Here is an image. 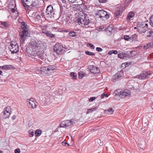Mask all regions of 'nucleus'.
Wrapping results in <instances>:
<instances>
[{
	"label": "nucleus",
	"instance_id": "nucleus-63",
	"mask_svg": "<svg viewBox=\"0 0 153 153\" xmlns=\"http://www.w3.org/2000/svg\"><path fill=\"white\" fill-rule=\"evenodd\" d=\"M2 73V72L0 70V75H1Z\"/></svg>",
	"mask_w": 153,
	"mask_h": 153
},
{
	"label": "nucleus",
	"instance_id": "nucleus-42",
	"mask_svg": "<svg viewBox=\"0 0 153 153\" xmlns=\"http://www.w3.org/2000/svg\"><path fill=\"white\" fill-rule=\"evenodd\" d=\"M84 74L82 73H79V79H81L84 76Z\"/></svg>",
	"mask_w": 153,
	"mask_h": 153
},
{
	"label": "nucleus",
	"instance_id": "nucleus-44",
	"mask_svg": "<svg viewBox=\"0 0 153 153\" xmlns=\"http://www.w3.org/2000/svg\"><path fill=\"white\" fill-rule=\"evenodd\" d=\"M26 38L21 37L20 42L21 43L23 44L25 42V39Z\"/></svg>",
	"mask_w": 153,
	"mask_h": 153
},
{
	"label": "nucleus",
	"instance_id": "nucleus-16",
	"mask_svg": "<svg viewBox=\"0 0 153 153\" xmlns=\"http://www.w3.org/2000/svg\"><path fill=\"white\" fill-rule=\"evenodd\" d=\"M113 29V26L112 25H108L106 28V34H107L108 36L111 35L112 33Z\"/></svg>",
	"mask_w": 153,
	"mask_h": 153
},
{
	"label": "nucleus",
	"instance_id": "nucleus-20",
	"mask_svg": "<svg viewBox=\"0 0 153 153\" xmlns=\"http://www.w3.org/2000/svg\"><path fill=\"white\" fill-rule=\"evenodd\" d=\"M60 16L66 15V14L67 13L66 12V10H65V9H67L65 6H64L63 7L62 6H60Z\"/></svg>",
	"mask_w": 153,
	"mask_h": 153
},
{
	"label": "nucleus",
	"instance_id": "nucleus-11",
	"mask_svg": "<svg viewBox=\"0 0 153 153\" xmlns=\"http://www.w3.org/2000/svg\"><path fill=\"white\" fill-rule=\"evenodd\" d=\"M120 95L122 98L129 97L130 96V92L128 90H125L121 92Z\"/></svg>",
	"mask_w": 153,
	"mask_h": 153
},
{
	"label": "nucleus",
	"instance_id": "nucleus-9",
	"mask_svg": "<svg viewBox=\"0 0 153 153\" xmlns=\"http://www.w3.org/2000/svg\"><path fill=\"white\" fill-rule=\"evenodd\" d=\"M27 104L29 108H32L33 109L36 108L38 105V103L33 98L27 99Z\"/></svg>",
	"mask_w": 153,
	"mask_h": 153
},
{
	"label": "nucleus",
	"instance_id": "nucleus-2",
	"mask_svg": "<svg viewBox=\"0 0 153 153\" xmlns=\"http://www.w3.org/2000/svg\"><path fill=\"white\" fill-rule=\"evenodd\" d=\"M58 12L53 8L51 5H48L46 9V11L44 13L43 17L44 16L46 19H56L57 18Z\"/></svg>",
	"mask_w": 153,
	"mask_h": 153
},
{
	"label": "nucleus",
	"instance_id": "nucleus-19",
	"mask_svg": "<svg viewBox=\"0 0 153 153\" xmlns=\"http://www.w3.org/2000/svg\"><path fill=\"white\" fill-rule=\"evenodd\" d=\"M13 66L11 65H4L2 66H0V68L2 70H9L12 68Z\"/></svg>",
	"mask_w": 153,
	"mask_h": 153
},
{
	"label": "nucleus",
	"instance_id": "nucleus-54",
	"mask_svg": "<svg viewBox=\"0 0 153 153\" xmlns=\"http://www.w3.org/2000/svg\"><path fill=\"white\" fill-rule=\"evenodd\" d=\"M68 1L71 3H74L75 2L76 0H68Z\"/></svg>",
	"mask_w": 153,
	"mask_h": 153
},
{
	"label": "nucleus",
	"instance_id": "nucleus-46",
	"mask_svg": "<svg viewBox=\"0 0 153 153\" xmlns=\"http://www.w3.org/2000/svg\"><path fill=\"white\" fill-rule=\"evenodd\" d=\"M110 14L108 13L106 11V19H108L110 17Z\"/></svg>",
	"mask_w": 153,
	"mask_h": 153
},
{
	"label": "nucleus",
	"instance_id": "nucleus-38",
	"mask_svg": "<svg viewBox=\"0 0 153 153\" xmlns=\"http://www.w3.org/2000/svg\"><path fill=\"white\" fill-rule=\"evenodd\" d=\"M70 76L72 77L73 79H76V76L75 75V74L74 72H71L70 74Z\"/></svg>",
	"mask_w": 153,
	"mask_h": 153
},
{
	"label": "nucleus",
	"instance_id": "nucleus-12",
	"mask_svg": "<svg viewBox=\"0 0 153 153\" xmlns=\"http://www.w3.org/2000/svg\"><path fill=\"white\" fill-rule=\"evenodd\" d=\"M123 71L122 70L114 74L113 77V79L116 80L120 78L123 76Z\"/></svg>",
	"mask_w": 153,
	"mask_h": 153
},
{
	"label": "nucleus",
	"instance_id": "nucleus-34",
	"mask_svg": "<svg viewBox=\"0 0 153 153\" xmlns=\"http://www.w3.org/2000/svg\"><path fill=\"white\" fill-rule=\"evenodd\" d=\"M15 4V5H13V7H14V8H11V11L13 13H15L16 12H17V13H18V12H17V9H16L17 8H16L15 7L16 4Z\"/></svg>",
	"mask_w": 153,
	"mask_h": 153
},
{
	"label": "nucleus",
	"instance_id": "nucleus-57",
	"mask_svg": "<svg viewBox=\"0 0 153 153\" xmlns=\"http://www.w3.org/2000/svg\"><path fill=\"white\" fill-rule=\"evenodd\" d=\"M92 109V110H93V111H95L97 109V107H96Z\"/></svg>",
	"mask_w": 153,
	"mask_h": 153
},
{
	"label": "nucleus",
	"instance_id": "nucleus-10",
	"mask_svg": "<svg viewBox=\"0 0 153 153\" xmlns=\"http://www.w3.org/2000/svg\"><path fill=\"white\" fill-rule=\"evenodd\" d=\"M11 113V111L10 106H8L6 107L2 113V114L3 115V118L4 119L9 117Z\"/></svg>",
	"mask_w": 153,
	"mask_h": 153
},
{
	"label": "nucleus",
	"instance_id": "nucleus-36",
	"mask_svg": "<svg viewBox=\"0 0 153 153\" xmlns=\"http://www.w3.org/2000/svg\"><path fill=\"white\" fill-rule=\"evenodd\" d=\"M124 39L127 41H130V36L127 35L124 36Z\"/></svg>",
	"mask_w": 153,
	"mask_h": 153
},
{
	"label": "nucleus",
	"instance_id": "nucleus-29",
	"mask_svg": "<svg viewBox=\"0 0 153 153\" xmlns=\"http://www.w3.org/2000/svg\"><path fill=\"white\" fill-rule=\"evenodd\" d=\"M1 25H3L4 27H8L9 26V24L7 22H1Z\"/></svg>",
	"mask_w": 153,
	"mask_h": 153
},
{
	"label": "nucleus",
	"instance_id": "nucleus-31",
	"mask_svg": "<svg viewBox=\"0 0 153 153\" xmlns=\"http://www.w3.org/2000/svg\"><path fill=\"white\" fill-rule=\"evenodd\" d=\"M147 36L148 37H153V31L151 30L149 31L147 33Z\"/></svg>",
	"mask_w": 153,
	"mask_h": 153
},
{
	"label": "nucleus",
	"instance_id": "nucleus-26",
	"mask_svg": "<svg viewBox=\"0 0 153 153\" xmlns=\"http://www.w3.org/2000/svg\"><path fill=\"white\" fill-rule=\"evenodd\" d=\"M105 11L103 10H101L99 11L98 15L100 18H102L105 17Z\"/></svg>",
	"mask_w": 153,
	"mask_h": 153
},
{
	"label": "nucleus",
	"instance_id": "nucleus-6",
	"mask_svg": "<svg viewBox=\"0 0 153 153\" xmlns=\"http://www.w3.org/2000/svg\"><path fill=\"white\" fill-rule=\"evenodd\" d=\"M137 27L138 32L144 33L148 30V24L144 22H139L137 25Z\"/></svg>",
	"mask_w": 153,
	"mask_h": 153
},
{
	"label": "nucleus",
	"instance_id": "nucleus-28",
	"mask_svg": "<svg viewBox=\"0 0 153 153\" xmlns=\"http://www.w3.org/2000/svg\"><path fill=\"white\" fill-rule=\"evenodd\" d=\"M42 131L40 129H38L35 131V136L36 137L39 136L41 134Z\"/></svg>",
	"mask_w": 153,
	"mask_h": 153
},
{
	"label": "nucleus",
	"instance_id": "nucleus-23",
	"mask_svg": "<svg viewBox=\"0 0 153 153\" xmlns=\"http://www.w3.org/2000/svg\"><path fill=\"white\" fill-rule=\"evenodd\" d=\"M47 69L48 70V73L51 72V71H53L56 69V67L54 65H49L47 66Z\"/></svg>",
	"mask_w": 153,
	"mask_h": 153
},
{
	"label": "nucleus",
	"instance_id": "nucleus-1",
	"mask_svg": "<svg viewBox=\"0 0 153 153\" xmlns=\"http://www.w3.org/2000/svg\"><path fill=\"white\" fill-rule=\"evenodd\" d=\"M47 47L45 43L41 41H31L29 44V49L30 53L37 60H39L40 59H42L43 53H41L40 51L45 49Z\"/></svg>",
	"mask_w": 153,
	"mask_h": 153
},
{
	"label": "nucleus",
	"instance_id": "nucleus-62",
	"mask_svg": "<svg viewBox=\"0 0 153 153\" xmlns=\"http://www.w3.org/2000/svg\"><path fill=\"white\" fill-rule=\"evenodd\" d=\"M151 107L153 109V103L151 105Z\"/></svg>",
	"mask_w": 153,
	"mask_h": 153
},
{
	"label": "nucleus",
	"instance_id": "nucleus-25",
	"mask_svg": "<svg viewBox=\"0 0 153 153\" xmlns=\"http://www.w3.org/2000/svg\"><path fill=\"white\" fill-rule=\"evenodd\" d=\"M114 110L112 108H110L108 109L107 110H106V114L108 115H111L113 113Z\"/></svg>",
	"mask_w": 153,
	"mask_h": 153
},
{
	"label": "nucleus",
	"instance_id": "nucleus-58",
	"mask_svg": "<svg viewBox=\"0 0 153 153\" xmlns=\"http://www.w3.org/2000/svg\"><path fill=\"white\" fill-rule=\"evenodd\" d=\"M16 116L14 115L12 117V119L13 120H14L16 119Z\"/></svg>",
	"mask_w": 153,
	"mask_h": 153
},
{
	"label": "nucleus",
	"instance_id": "nucleus-49",
	"mask_svg": "<svg viewBox=\"0 0 153 153\" xmlns=\"http://www.w3.org/2000/svg\"><path fill=\"white\" fill-rule=\"evenodd\" d=\"M118 56L120 58H122L123 57V55L122 53H119L118 55Z\"/></svg>",
	"mask_w": 153,
	"mask_h": 153
},
{
	"label": "nucleus",
	"instance_id": "nucleus-48",
	"mask_svg": "<svg viewBox=\"0 0 153 153\" xmlns=\"http://www.w3.org/2000/svg\"><path fill=\"white\" fill-rule=\"evenodd\" d=\"M93 110H92V109H89L88 110V111L87 112H86V114H89L90 113H91L92 112Z\"/></svg>",
	"mask_w": 153,
	"mask_h": 153
},
{
	"label": "nucleus",
	"instance_id": "nucleus-35",
	"mask_svg": "<svg viewBox=\"0 0 153 153\" xmlns=\"http://www.w3.org/2000/svg\"><path fill=\"white\" fill-rule=\"evenodd\" d=\"M150 46V43H148L145 45L143 47V48L144 50H146Z\"/></svg>",
	"mask_w": 153,
	"mask_h": 153
},
{
	"label": "nucleus",
	"instance_id": "nucleus-4",
	"mask_svg": "<svg viewBox=\"0 0 153 153\" xmlns=\"http://www.w3.org/2000/svg\"><path fill=\"white\" fill-rule=\"evenodd\" d=\"M23 6L27 10L26 7H28L32 8L36 5L37 0H22ZM27 9H28L27 8Z\"/></svg>",
	"mask_w": 153,
	"mask_h": 153
},
{
	"label": "nucleus",
	"instance_id": "nucleus-14",
	"mask_svg": "<svg viewBox=\"0 0 153 153\" xmlns=\"http://www.w3.org/2000/svg\"><path fill=\"white\" fill-rule=\"evenodd\" d=\"M123 6H120L116 7L115 13L116 17L119 16L122 14L123 12Z\"/></svg>",
	"mask_w": 153,
	"mask_h": 153
},
{
	"label": "nucleus",
	"instance_id": "nucleus-24",
	"mask_svg": "<svg viewBox=\"0 0 153 153\" xmlns=\"http://www.w3.org/2000/svg\"><path fill=\"white\" fill-rule=\"evenodd\" d=\"M134 13L132 12H129L127 16V17L126 18V20L128 21H130L131 18L133 17L134 16Z\"/></svg>",
	"mask_w": 153,
	"mask_h": 153
},
{
	"label": "nucleus",
	"instance_id": "nucleus-8",
	"mask_svg": "<svg viewBox=\"0 0 153 153\" xmlns=\"http://www.w3.org/2000/svg\"><path fill=\"white\" fill-rule=\"evenodd\" d=\"M9 48L12 53H16L19 51V45L17 43L14 42L13 43H11L9 46Z\"/></svg>",
	"mask_w": 153,
	"mask_h": 153
},
{
	"label": "nucleus",
	"instance_id": "nucleus-18",
	"mask_svg": "<svg viewBox=\"0 0 153 153\" xmlns=\"http://www.w3.org/2000/svg\"><path fill=\"white\" fill-rule=\"evenodd\" d=\"M149 74L148 72L143 71L138 75V77L140 79H144L146 77H148Z\"/></svg>",
	"mask_w": 153,
	"mask_h": 153
},
{
	"label": "nucleus",
	"instance_id": "nucleus-27",
	"mask_svg": "<svg viewBox=\"0 0 153 153\" xmlns=\"http://www.w3.org/2000/svg\"><path fill=\"white\" fill-rule=\"evenodd\" d=\"M65 21V23L67 24H69L70 23L71 24L73 23L72 21L68 16L66 18Z\"/></svg>",
	"mask_w": 153,
	"mask_h": 153
},
{
	"label": "nucleus",
	"instance_id": "nucleus-52",
	"mask_svg": "<svg viewBox=\"0 0 153 153\" xmlns=\"http://www.w3.org/2000/svg\"><path fill=\"white\" fill-rule=\"evenodd\" d=\"M112 54H113V50L109 51L108 53V54L109 55H111Z\"/></svg>",
	"mask_w": 153,
	"mask_h": 153
},
{
	"label": "nucleus",
	"instance_id": "nucleus-30",
	"mask_svg": "<svg viewBox=\"0 0 153 153\" xmlns=\"http://www.w3.org/2000/svg\"><path fill=\"white\" fill-rule=\"evenodd\" d=\"M46 35L49 37L51 38H53L55 37V35L52 33L50 31H48Z\"/></svg>",
	"mask_w": 153,
	"mask_h": 153
},
{
	"label": "nucleus",
	"instance_id": "nucleus-7",
	"mask_svg": "<svg viewBox=\"0 0 153 153\" xmlns=\"http://www.w3.org/2000/svg\"><path fill=\"white\" fill-rule=\"evenodd\" d=\"M65 48V45H62V44L58 43H56L54 46L53 50L54 52L59 54H61L63 51V49Z\"/></svg>",
	"mask_w": 153,
	"mask_h": 153
},
{
	"label": "nucleus",
	"instance_id": "nucleus-15",
	"mask_svg": "<svg viewBox=\"0 0 153 153\" xmlns=\"http://www.w3.org/2000/svg\"><path fill=\"white\" fill-rule=\"evenodd\" d=\"M28 33L27 29L26 27H25V28H24V29L22 28V30L20 33L19 35L20 37L26 38Z\"/></svg>",
	"mask_w": 153,
	"mask_h": 153
},
{
	"label": "nucleus",
	"instance_id": "nucleus-64",
	"mask_svg": "<svg viewBox=\"0 0 153 153\" xmlns=\"http://www.w3.org/2000/svg\"><path fill=\"white\" fill-rule=\"evenodd\" d=\"M0 153H3L2 151H0Z\"/></svg>",
	"mask_w": 153,
	"mask_h": 153
},
{
	"label": "nucleus",
	"instance_id": "nucleus-43",
	"mask_svg": "<svg viewBox=\"0 0 153 153\" xmlns=\"http://www.w3.org/2000/svg\"><path fill=\"white\" fill-rule=\"evenodd\" d=\"M88 45L92 49H94L95 48L94 46L91 43H88Z\"/></svg>",
	"mask_w": 153,
	"mask_h": 153
},
{
	"label": "nucleus",
	"instance_id": "nucleus-22",
	"mask_svg": "<svg viewBox=\"0 0 153 153\" xmlns=\"http://www.w3.org/2000/svg\"><path fill=\"white\" fill-rule=\"evenodd\" d=\"M72 8L75 11H79L80 10V4H74L72 6Z\"/></svg>",
	"mask_w": 153,
	"mask_h": 153
},
{
	"label": "nucleus",
	"instance_id": "nucleus-40",
	"mask_svg": "<svg viewBox=\"0 0 153 153\" xmlns=\"http://www.w3.org/2000/svg\"><path fill=\"white\" fill-rule=\"evenodd\" d=\"M95 99H96L95 97H92L89 99V102H91L93 101Z\"/></svg>",
	"mask_w": 153,
	"mask_h": 153
},
{
	"label": "nucleus",
	"instance_id": "nucleus-51",
	"mask_svg": "<svg viewBox=\"0 0 153 153\" xmlns=\"http://www.w3.org/2000/svg\"><path fill=\"white\" fill-rule=\"evenodd\" d=\"M105 97V93H103L102 94V95H101V96L100 97V98L101 99H102V98H104Z\"/></svg>",
	"mask_w": 153,
	"mask_h": 153
},
{
	"label": "nucleus",
	"instance_id": "nucleus-61",
	"mask_svg": "<svg viewBox=\"0 0 153 153\" xmlns=\"http://www.w3.org/2000/svg\"><path fill=\"white\" fill-rule=\"evenodd\" d=\"M110 95V94H109V95H108V94H106V97H108V96Z\"/></svg>",
	"mask_w": 153,
	"mask_h": 153
},
{
	"label": "nucleus",
	"instance_id": "nucleus-13",
	"mask_svg": "<svg viewBox=\"0 0 153 153\" xmlns=\"http://www.w3.org/2000/svg\"><path fill=\"white\" fill-rule=\"evenodd\" d=\"M47 66H43L40 68V69L38 70V73L41 74H48V73Z\"/></svg>",
	"mask_w": 153,
	"mask_h": 153
},
{
	"label": "nucleus",
	"instance_id": "nucleus-53",
	"mask_svg": "<svg viewBox=\"0 0 153 153\" xmlns=\"http://www.w3.org/2000/svg\"><path fill=\"white\" fill-rule=\"evenodd\" d=\"M118 53V52L117 50H113V53L114 54H117Z\"/></svg>",
	"mask_w": 153,
	"mask_h": 153
},
{
	"label": "nucleus",
	"instance_id": "nucleus-41",
	"mask_svg": "<svg viewBox=\"0 0 153 153\" xmlns=\"http://www.w3.org/2000/svg\"><path fill=\"white\" fill-rule=\"evenodd\" d=\"M15 153H20V151L19 148H17L15 149L14 151Z\"/></svg>",
	"mask_w": 153,
	"mask_h": 153
},
{
	"label": "nucleus",
	"instance_id": "nucleus-5",
	"mask_svg": "<svg viewBox=\"0 0 153 153\" xmlns=\"http://www.w3.org/2000/svg\"><path fill=\"white\" fill-rule=\"evenodd\" d=\"M76 122L75 119H72L70 120H65L61 122L59 126L61 128H65L71 126Z\"/></svg>",
	"mask_w": 153,
	"mask_h": 153
},
{
	"label": "nucleus",
	"instance_id": "nucleus-47",
	"mask_svg": "<svg viewBox=\"0 0 153 153\" xmlns=\"http://www.w3.org/2000/svg\"><path fill=\"white\" fill-rule=\"evenodd\" d=\"M96 50L98 52H101L102 51V49L99 47H97L96 48Z\"/></svg>",
	"mask_w": 153,
	"mask_h": 153
},
{
	"label": "nucleus",
	"instance_id": "nucleus-17",
	"mask_svg": "<svg viewBox=\"0 0 153 153\" xmlns=\"http://www.w3.org/2000/svg\"><path fill=\"white\" fill-rule=\"evenodd\" d=\"M89 68L91 72L92 73L96 74L99 72L98 68L95 66L91 65Z\"/></svg>",
	"mask_w": 153,
	"mask_h": 153
},
{
	"label": "nucleus",
	"instance_id": "nucleus-59",
	"mask_svg": "<svg viewBox=\"0 0 153 153\" xmlns=\"http://www.w3.org/2000/svg\"><path fill=\"white\" fill-rule=\"evenodd\" d=\"M103 29H104V27H103L102 28V27H100L99 28V29L100 30L101 29V30H102Z\"/></svg>",
	"mask_w": 153,
	"mask_h": 153
},
{
	"label": "nucleus",
	"instance_id": "nucleus-55",
	"mask_svg": "<svg viewBox=\"0 0 153 153\" xmlns=\"http://www.w3.org/2000/svg\"><path fill=\"white\" fill-rule=\"evenodd\" d=\"M62 145L64 146H66V145H67L68 146V144H67V143H66L65 142H62Z\"/></svg>",
	"mask_w": 153,
	"mask_h": 153
},
{
	"label": "nucleus",
	"instance_id": "nucleus-50",
	"mask_svg": "<svg viewBox=\"0 0 153 153\" xmlns=\"http://www.w3.org/2000/svg\"><path fill=\"white\" fill-rule=\"evenodd\" d=\"M48 31H47L46 30H42V32L45 34H47V33L48 32Z\"/></svg>",
	"mask_w": 153,
	"mask_h": 153
},
{
	"label": "nucleus",
	"instance_id": "nucleus-45",
	"mask_svg": "<svg viewBox=\"0 0 153 153\" xmlns=\"http://www.w3.org/2000/svg\"><path fill=\"white\" fill-rule=\"evenodd\" d=\"M96 141L98 143L100 146H102V143L101 142V140L100 139H97Z\"/></svg>",
	"mask_w": 153,
	"mask_h": 153
},
{
	"label": "nucleus",
	"instance_id": "nucleus-32",
	"mask_svg": "<svg viewBox=\"0 0 153 153\" xmlns=\"http://www.w3.org/2000/svg\"><path fill=\"white\" fill-rule=\"evenodd\" d=\"M85 53L87 55H89L90 56H95V53L91 52H90L88 51H85Z\"/></svg>",
	"mask_w": 153,
	"mask_h": 153
},
{
	"label": "nucleus",
	"instance_id": "nucleus-21",
	"mask_svg": "<svg viewBox=\"0 0 153 153\" xmlns=\"http://www.w3.org/2000/svg\"><path fill=\"white\" fill-rule=\"evenodd\" d=\"M138 35L136 34H134L130 36V41L134 42L137 41Z\"/></svg>",
	"mask_w": 153,
	"mask_h": 153
},
{
	"label": "nucleus",
	"instance_id": "nucleus-56",
	"mask_svg": "<svg viewBox=\"0 0 153 153\" xmlns=\"http://www.w3.org/2000/svg\"><path fill=\"white\" fill-rule=\"evenodd\" d=\"M99 1L100 3H104L105 2V0H99Z\"/></svg>",
	"mask_w": 153,
	"mask_h": 153
},
{
	"label": "nucleus",
	"instance_id": "nucleus-39",
	"mask_svg": "<svg viewBox=\"0 0 153 153\" xmlns=\"http://www.w3.org/2000/svg\"><path fill=\"white\" fill-rule=\"evenodd\" d=\"M150 25L153 27V15L150 18Z\"/></svg>",
	"mask_w": 153,
	"mask_h": 153
},
{
	"label": "nucleus",
	"instance_id": "nucleus-60",
	"mask_svg": "<svg viewBox=\"0 0 153 153\" xmlns=\"http://www.w3.org/2000/svg\"><path fill=\"white\" fill-rule=\"evenodd\" d=\"M62 0V1L63 3H66V1L65 0Z\"/></svg>",
	"mask_w": 153,
	"mask_h": 153
},
{
	"label": "nucleus",
	"instance_id": "nucleus-33",
	"mask_svg": "<svg viewBox=\"0 0 153 153\" xmlns=\"http://www.w3.org/2000/svg\"><path fill=\"white\" fill-rule=\"evenodd\" d=\"M76 33L74 31H71L69 33V34L71 37H74L76 36Z\"/></svg>",
	"mask_w": 153,
	"mask_h": 153
},
{
	"label": "nucleus",
	"instance_id": "nucleus-37",
	"mask_svg": "<svg viewBox=\"0 0 153 153\" xmlns=\"http://www.w3.org/2000/svg\"><path fill=\"white\" fill-rule=\"evenodd\" d=\"M29 134L30 136V137H32L34 135V132L33 130V129H30L29 131Z\"/></svg>",
	"mask_w": 153,
	"mask_h": 153
},
{
	"label": "nucleus",
	"instance_id": "nucleus-3",
	"mask_svg": "<svg viewBox=\"0 0 153 153\" xmlns=\"http://www.w3.org/2000/svg\"><path fill=\"white\" fill-rule=\"evenodd\" d=\"M77 23L79 25H87L89 23L87 15L82 12L79 13L78 17L77 20Z\"/></svg>",
	"mask_w": 153,
	"mask_h": 153
}]
</instances>
